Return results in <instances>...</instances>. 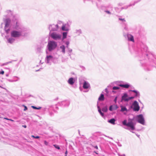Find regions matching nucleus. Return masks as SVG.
<instances>
[{
	"label": "nucleus",
	"instance_id": "obj_1",
	"mask_svg": "<svg viewBox=\"0 0 156 156\" xmlns=\"http://www.w3.org/2000/svg\"><path fill=\"white\" fill-rule=\"evenodd\" d=\"M133 119H129L128 120V122L126 119L124 120L122 122V125L126 126V127H124V128L129 131L130 132L134 133L137 137L139 138L140 135L134 132L133 130L135 129L136 124L133 122Z\"/></svg>",
	"mask_w": 156,
	"mask_h": 156
},
{
	"label": "nucleus",
	"instance_id": "obj_2",
	"mask_svg": "<svg viewBox=\"0 0 156 156\" xmlns=\"http://www.w3.org/2000/svg\"><path fill=\"white\" fill-rule=\"evenodd\" d=\"M12 26L14 30L26 31V29L22 26L19 16L17 15L13 16L12 20Z\"/></svg>",
	"mask_w": 156,
	"mask_h": 156
},
{
	"label": "nucleus",
	"instance_id": "obj_3",
	"mask_svg": "<svg viewBox=\"0 0 156 156\" xmlns=\"http://www.w3.org/2000/svg\"><path fill=\"white\" fill-rule=\"evenodd\" d=\"M94 2H96V5L98 8L103 11L107 14L111 15L114 13V12H113V6L112 5L109 4L106 5H102L99 6L98 5L97 1L100 2L101 0H94Z\"/></svg>",
	"mask_w": 156,
	"mask_h": 156
},
{
	"label": "nucleus",
	"instance_id": "obj_4",
	"mask_svg": "<svg viewBox=\"0 0 156 156\" xmlns=\"http://www.w3.org/2000/svg\"><path fill=\"white\" fill-rule=\"evenodd\" d=\"M57 43L56 41L53 40L48 41L46 49V54H48V52H51L54 51L57 48Z\"/></svg>",
	"mask_w": 156,
	"mask_h": 156
},
{
	"label": "nucleus",
	"instance_id": "obj_5",
	"mask_svg": "<svg viewBox=\"0 0 156 156\" xmlns=\"http://www.w3.org/2000/svg\"><path fill=\"white\" fill-rule=\"evenodd\" d=\"M24 31L21 30H14L11 31V37L14 38H18L23 36Z\"/></svg>",
	"mask_w": 156,
	"mask_h": 156
},
{
	"label": "nucleus",
	"instance_id": "obj_6",
	"mask_svg": "<svg viewBox=\"0 0 156 156\" xmlns=\"http://www.w3.org/2000/svg\"><path fill=\"white\" fill-rule=\"evenodd\" d=\"M49 34L51 37L54 40H60L61 39L62 35L55 32H49Z\"/></svg>",
	"mask_w": 156,
	"mask_h": 156
},
{
	"label": "nucleus",
	"instance_id": "obj_7",
	"mask_svg": "<svg viewBox=\"0 0 156 156\" xmlns=\"http://www.w3.org/2000/svg\"><path fill=\"white\" fill-rule=\"evenodd\" d=\"M130 109H132L134 112H138L140 109L139 104L136 101H134L130 106Z\"/></svg>",
	"mask_w": 156,
	"mask_h": 156
},
{
	"label": "nucleus",
	"instance_id": "obj_8",
	"mask_svg": "<svg viewBox=\"0 0 156 156\" xmlns=\"http://www.w3.org/2000/svg\"><path fill=\"white\" fill-rule=\"evenodd\" d=\"M136 119L138 122L143 125H144L145 121L142 114H141L137 115L136 117Z\"/></svg>",
	"mask_w": 156,
	"mask_h": 156
},
{
	"label": "nucleus",
	"instance_id": "obj_9",
	"mask_svg": "<svg viewBox=\"0 0 156 156\" xmlns=\"http://www.w3.org/2000/svg\"><path fill=\"white\" fill-rule=\"evenodd\" d=\"M48 29L50 32H53L57 31L59 29L58 24H50L48 26Z\"/></svg>",
	"mask_w": 156,
	"mask_h": 156
},
{
	"label": "nucleus",
	"instance_id": "obj_10",
	"mask_svg": "<svg viewBox=\"0 0 156 156\" xmlns=\"http://www.w3.org/2000/svg\"><path fill=\"white\" fill-rule=\"evenodd\" d=\"M70 103L69 100H65L59 102L58 103V105L62 107H66L68 106Z\"/></svg>",
	"mask_w": 156,
	"mask_h": 156
},
{
	"label": "nucleus",
	"instance_id": "obj_11",
	"mask_svg": "<svg viewBox=\"0 0 156 156\" xmlns=\"http://www.w3.org/2000/svg\"><path fill=\"white\" fill-rule=\"evenodd\" d=\"M53 57L51 55H47L45 58V62L47 64H49L50 61H52Z\"/></svg>",
	"mask_w": 156,
	"mask_h": 156
},
{
	"label": "nucleus",
	"instance_id": "obj_12",
	"mask_svg": "<svg viewBox=\"0 0 156 156\" xmlns=\"http://www.w3.org/2000/svg\"><path fill=\"white\" fill-rule=\"evenodd\" d=\"M83 87L85 89H89L90 88V83L85 80H84L83 83Z\"/></svg>",
	"mask_w": 156,
	"mask_h": 156
},
{
	"label": "nucleus",
	"instance_id": "obj_13",
	"mask_svg": "<svg viewBox=\"0 0 156 156\" xmlns=\"http://www.w3.org/2000/svg\"><path fill=\"white\" fill-rule=\"evenodd\" d=\"M141 0H138L137 1H135L133 3V4H130L129 5H126L123 7H121V10H122L123 9H127V8H128L129 7L134 5L138 3Z\"/></svg>",
	"mask_w": 156,
	"mask_h": 156
},
{
	"label": "nucleus",
	"instance_id": "obj_14",
	"mask_svg": "<svg viewBox=\"0 0 156 156\" xmlns=\"http://www.w3.org/2000/svg\"><path fill=\"white\" fill-rule=\"evenodd\" d=\"M69 27L68 23L63 24L61 29L62 31H68L69 30Z\"/></svg>",
	"mask_w": 156,
	"mask_h": 156
},
{
	"label": "nucleus",
	"instance_id": "obj_15",
	"mask_svg": "<svg viewBox=\"0 0 156 156\" xmlns=\"http://www.w3.org/2000/svg\"><path fill=\"white\" fill-rule=\"evenodd\" d=\"M128 95L127 93H125L123 94V95L121 97V101H123L125 102H128Z\"/></svg>",
	"mask_w": 156,
	"mask_h": 156
},
{
	"label": "nucleus",
	"instance_id": "obj_16",
	"mask_svg": "<svg viewBox=\"0 0 156 156\" xmlns=\"http://www.w3.org/2000/svg\"><path fill=\"white\" fill-rule=\"evenodd\" d=\"M125 37L127 38L128 40L129 41H131L134 42V41L133 36L131 34H127L126 35H124Z\"/></svg>",
	"mask_w": 156,
	"mask_h": 156
},
{
	"label": "nucleus",
	"instance_id": "obj_17",
	"mask_svg": "<svg viewBox=\"0 0 156 156\" xmlns=\"http://www.w3.org/2000/svg\"><path fill=\"white\" fill-rule=\"evenodd\" d=\"M44 47V44L43 43L40 44V45L37 46V51L39 53L41 52V49Z\"/></svg>",
	"mask_w": 156,
	"mask_h": 156
},
{
	"label": "nucleus",
	"instance_id": "obj_18",
	"mask_svg": "<svg viewBox=\"0 0 156 156\" xmlns=\"http://www.w3.org/2000/svg\"><path fill=\"white\" fill-rule=\"evenodd\" d=\"M5 29L6 28H8L9 26L11 23V20L9 18H7L5 19Z\"/></svg>",
	"mask_w": 156,
	"mask_h": 156
},
{
	"label": "nucleus",
	"instance_id": "obj_19",
	"mask_svg": "<svg viewBox=\"0 0 156 156\" xmlns=\"http://www.w3.org/2000/svg\"><path fill=\"white\" fill-rule=\"evenodd\" d=\"M118 107L117 105H111L109 107V109L110 111H112L113 110L117 109Z\"/></svg>",
	"mask_w": 156,
	"mask_h": 156
},
{
	"label": "nucleus",
	"instance_id": "obj_20",
	"mask_svg": "<svg viewBox=\"0 0 156 156\" xmlns=\"http://www.w3.org/2000/svg\"><path fill=\"white\" fill-rule=\"evenodd\" d=\"M119 85V87L125 88H128L131 86V85L127 83L124 84H120Z\"/></svg>",
	"mask_w": 156,
	"mask_h": 156
},
{
	"label": "nucleus",
	"instance_id": "obj_21",
	"mask_svg": "<svg viewBox=\"0 0 156 156\" xmlns=\"http://www.w3.org/2000/svg\"><path fill=\"white\" fill-rule=\"evenodd\" d=\"M97 107L98 109V111L99 113H100L101 116L103 117H105V115L104 113L102 112L101 111V110L100 107L98 105V102H97Z\"/></svg>",
	"mask_w": 156,
	"mask_h": 156
},
{
	"label": "nucleus",
	"instance_id": "obj_22",
	"mask_svg": "<svg viewBox=\"0 0 156 156\" xmlns=\"http://www.w3.org/2000/svg\"><path fill=\"white\" fill-rule=\"evenodd\" d=\"M68 33L67 32H63L62 33V37H61L62 41L63 42H65L64 40L66 37Z\"/></svg>",
	"mask_w": 156,
	"mask_h": 156
},
{
	"label": "nucleus",
	"instance_id": "obj_23",
	"mask_svg": "<svg viewBox=\"0 0 156 156\" xmlns=\"http://www.w3.org/2000/svg\"><path fill=\"white\" fill-rule=\"evenodd\" d=\"M75 81V79L73 77L70 78L68 80V83L71 85L74 84Z\"/></svg>",
	"mask_w": 156,
	"mask_h": 156
},
{
	"label": "nucleus",
	"instance_id": "obj_24",
	"mask_svg": "<svg viewBox=\"0 0 156 156\" xmlns=\"http://www.w3.org/2000/svg\"><path fill=\"white\" fill-rule=\"evenodd\" d=\"M53 106H49V108H48V110L49 111V115L51 116H54V113L52 112H51L50 110H53Z\"/></svg>",
	"mask_w": 156,
	"mask_h": 156
},
{
	"label": "nucleus",
	"instance_id": "obj_25",
	"mask_svg": "<svg viewBox=\"0 0 156 156\" xmlns=\"http://www.w3.org/2000/svg\"><path fill=\"white\" fill-rule=\"evenodd\" d=\"M129 91H131V92H133L135 94V95L134 96H135V97H139L140 96V94L139 92L138 91L135 90H129Z\"/></svg>",
	"mask_w": 156,
	"mask_h": 156
},
{
	"label": "nucleus",
	"instance_id": "obj_26",
	"mask_svg": "<svg viewBox=\"0 0 156 156\" xmlns=\"http://www.w3.org/2000/svg\"><path fill=\"white\" fill-rule=\"evenodd\" d=\"M116 121V120L114 118H112L110 119H109L108 120V122L109 123L115 125V122Z\"/></svg>",
	"mask_w": 156,
	"mask_h": 156
},
{
	"label": "nucleus",
	"instance_id": "obj_27",
	"mask_svg": "<svg viewBox=\"0 0 156 156\" xmlns=\"http://www.w3.org/2000/svg\"><path fill=\"white\" fill-rule=\"evenodd\" d=\"M121 109L120 111L122 112H124L126 111V112H128V110L126 107L124 106L121 105L120 106Z\"/></svg>",
	"mask_w": 156,
	"mask_h": 156
},
{
	"label": "nucleus",
	"instance_id": "obj_28",
	"mask_svg": "<svg viewBox=\"0 0 156 156\" xmlns=\"http://www.w3.org/2000/svg\"><path fill=\"white\" fill-rule=\"evenodd\" d=\"M60 48L62 50L61 52L63 54H64L66 53V47L65 46L63 45H62L60 46Z\"/></svg>",
	"mask_w": 156,
	"mask_h": 156
},
{
	"label": "nucleus",
	"instance_id": "obj_29",
	"mask_svg": "<svg viewBox=\"0 0 156 156\" xmlns=\"http://www.w3.org/2000/svg\"><path fill=\"white\" fill-rule=\"evenodd\" d=\"M154 67L156 68V64H148V71L151 70Z\"/></svg>",
	"mask_w": 156,
	"mask_h": 156
},
{
	"label": "nucleus",
	"instance_id": "obj_30",
	"mask_svg": "<svg viewBox=\"0 0 156 156\" xmlns=\"http://www.w3.org/2000/svg\"><path fill=\"white\" fill-rule=\"evenodd\" d=\"M14 37H11L7 39L8 42L10 44H12L15 41Z\"/></svg>",
	"mask_w": 156,
	"mask_h": 156
},
{
	"label": "nucleus",
	"instance_id": "obj_31",
	"mask_svg": "<svg viewBox=\"0 0 156 156\" xmlns=\"http://www.w3.org/2000/svg\"><path fill=\"white\" fill-rule=\"evenodd\" d=\"M104 99L105 97L104 95L102 94H101L98 98V100L99 101H104Z\"/></svg>",
	"mask_w": 156,
	"mask_h": 156
},
{
	"label": "nucleus",
	"instance_id": "obj_32",
	"mask_svg": "<svg viewBox=\"0 0 156 156\" xmlns=\"http://www.w3.org/2000/svg\"><path fill=\"white\" fill-rule=\"evenodd\" d=\"M76 33L77 34L78 36H79L81 34H82V31L80 29L76 30Z\"/></svg>",
	"mask_w": 156,
	"mask_h": 156
},
{
	"label": "nucleus",
	"instance_id": "obj_33",
	"mask_svg": "<svg viewBox=\"0 0 156 156\" xmlns=\"http://www.w3.org/2000/svg\"><path fill=\"white\" fill-rule=\"evenodd\" d=\"M108 110L107 107V106H105L102 109V111L104 112H106Z\"/></svg>",
	"mask_w": 156,
	"mask_h": 156
},
{
	"label": "nucleus",
	"instance_id": "obj_34",
	"mask_svg": "<svg viewBox=\"0 0 156 156\" xmlns=\"http://www.w3.org/2000/svg\"><path fill=\"white\" fill-rule=\"evenodd\" d=\"M63 42L65 44H66V48H69V41H65V42Z\"/></svg>",
	"mask_w": 156,
	"mask_h": 156
},
{
	"label": "nucleus",
	"instance_id": "obj_35",
	"mask_svg": "<svg viewBox=\"0 0 156 156\" xmlns=\"http://www.w3.org/2000/svg\"><path fill=\"white\" fill-rule=\"evenodd\" d=\"M114 9L115 11L118 13L121 10V9H120L119 8L117 7H115Z\"/></svg>",
	"mask_w": 156,
	"mask_h": 156
},
{
	"label": "nucleus",
	"instance_id": "obj_36",
	"mask_svg": "<svg viewBox=\"0 0 156 156\" xmlns=\"http://www.w3.org/2000/svg\"><path fill=\"white\" fill-rule=\"evenodd\" d=\"M31 107L33 108L34 109H36V110H39V109H40L41 108V107H37L34 106H31Z\"/></svg>",
	"mask_w": 156,
	"mask_h": 156
},
{
	"label": "nucleus",
	"instance_id": "obj_37",
	"mask_svg": "<svg viewBox=\"0 0 156 156\" xmlns=\"http://www.w3.org/2000/svg\"><path fill=\"white\" fill-rule=\"evenodd\" d=\"M120 89V87L118 86H114L112 87L113 90H118Z\"/></svg>",
	"mask_w": 156,
	"mask_h": 156
},
{
	"label": "nucleus",
	"instance_id": "obj_38",
	"mask_svg": "<svg viewBox=\"0 0 156 156\" xmlns=\"http://www.w3.org/2000/svg\"><path fill=\"white\" fill-rule=\"evenodd\" d=\"M119 20L121 21L122 22V23H123L124 22H126V20L124 18H119Z\"/></svg>",
	"mask_w": 156,
	"mask_h": 156
},
{
	"label": "nucleus",
	"instance_id": "obj_39",
	"mask_svg": "<svg viewBox=\"0 0 156 156\" xmlns=\"http://www.w3.org/2000/svg\"><path fill=\"white\" fill-rule=\"evenodd\" d=\"M53 146L54 147H55L58 150H59L60 149V147L57 144H54Z\"/></svg>",
	"mask_w": 156,
	"mask_h": 156
},
{
	"label": "nucleus",
	"instance_id": "obj_40",
	"mask_svg": "<svg viewBox=\"0 0 156 156\" xmlns=\"http://www.w3.org/2000/svg\"><path fill=\"white\" fill-rule=\"evenodd\" d=\"M31 137L35 139H39L40 138V136H35L34 135H32Z\"/></svg>",
	"mask_w": 156,
	"mask_h": 156
},
{
	"label": "nucleus",
	"instance_id": "obj_41",
	"mask_svg": "<svg viewBox=\"0 0 156 156\" xmlns=\"http://www.w3.org/2000/svg\"><path fill=\"white\" fill-rule=\"evenodd\" d=\"M122 24L123 27H124L126 26H127V24L126 22H124L123 23H122Z\"/></svg>",
	"mask_w": 156,
	"mask_h": 156
},
{
	"label": "nucleus",
	"instance_id": "obj_42",
	"mask_svg": "<svg viewBox=\"0 0 156 156\" xmlns=\"http://www.w3.org/2000/svg\"><path fill=\"white\" fill-rule=\"evenodd\" d=\"M67 52H72L73 50L72 49L70 48H67Z\"/></svg>",
	"mask_w": 156,
	"mask_h": 156
},
{
	"label": "nucleus",
	"instance_id": "obj_43",
	"mask_svg": "<svg viewBox=\"0 0 156 156\" xmlns=\"http://www.w3.org/2000/svg\"><path fill=\"white\" fill-rule=\"evenodd\" d=\"M135 97H135V96H131V97H129L128 99V101L134 99Z\"/></svg>",
	"mask_w": 156,
	"mask_h": 156
},
{
	"label": "nucleus",
	"instance_id": "obj_44",
	"mask_svg": "<svg viewBox=\"0 0 156 156\" xmlns=\"http://www.w3.org/2000/svg\"><path fill=\"white\" fill-rule=\"evenodd\" d=\"M23 106L24 107V109L23 110L24 111H26L27 109V108L26 106L24 105H23Z\"/></svg>",
	"mask_w": 156,
	"mask_h": 156
},
{
	"label": "nucleus",
	"instance_id": "obj_45",
	"mask_svg": "<svg viewBox=\"0 0 156 156\" xmlns=\"http://www.w3.org/2000/svg\"><path fill=\"white\" fill-rule=\"evenodd\" d=\"M118 155H119V156H126V155L125 154H121L119 153H118Z\"/></svg>",
	"mask_w": 156,
	"mask_h": 156
},
{
	"label": "nucleus",
	"instance_id": "obj_46",
	"mask_svg": "<svg viewBox=\"0 0 156 156\" xmlns=\"http://www.w3.org/2000/svg\"><path fill=\"white\" fill-rule=\"evenodd\" d=\"M124 30H126L128 31V26L125 27H123Z\"/></svg>",
	"mask_w": 156,
	"mask_h": 156
},
{
	"label": "nucleus",
	"instance_id": "obj_47",
	"mask_svg": "<svg viewBox=\"0 0 156 156\" xmlns=\"http://www.w3.org/2000/svg\"><path fill=\"white\" fill-rule=\"evenodd\" d=\"M14 77H15V78H16L17 79L16 80H15V81H17L18 80H19V78L18 77H17V76H14ZM9 81H10V82L14 81H13V80H9Z\"/></svg>",
	"mask_w": 156,
	"mask_h": 156
},
{
	"label": "nucleus",
	"instance_id": "obj_48",
	"mask_svg": "<svg viewBox=\"0 0 156 156\" xmlns=\"http://www.w3.org/2000/svg\"><path fill=\"white\" fill-rule=\"evenodd\" d=\"M80 68H82L83 70H85V68L83 66H80Z\"/></svg>",
	"mask_w": 156,
	"mask_h": 156
},
{
	"label": "nucleus",
	"instance_id": "obj_49",
	"mask_svg": "<svg viewBox=\"0 0 156 156\" xmlns=\"http://www.w3.org/2000/svg\"><path fill=\"white\" fill-rule=\"evenodd\" d=\"M44 144L46 145L47 146L48 145V143L46 140H44Z\"/></svg>",
	"mask_w": 156,
	"mask_h": 156
},
{
	"label": "nucleus",
	"instance_id": "obj_50",
	"mask_svg": "<svg viewBox=\"0 0 156 156\" xmlns=\"http://www.w3.org/2000/svg\"><path fill=\"white\" fill-rule=\"evenodd\" d=\"M117 97H116L115 98V99H114V101L115 102V103H116L117 100Z\"/></svg>",
	"mask_w": 156,
	"mask_h": 156
},
{
	"label": "nucleus",
	"instance_id": "obj_51",
	"mask_svg": "<svg viewBox=\"0 0 156 156\" xmlns=\"http://www.w3.org/2000/svg\"><path fill=\"white\" fill-rule=\"evenodd\" d=\"M93 147L95 149H98V147L97 145H93Z\"/></svg>",
	"mask_w": 156,
	"mask_h": 156
},
{
	"label": "nucleus",
	"instance_id": "obj_52",
	"mask_svg": "<svg viewBox=\"0 0 156 156\" xmlns=\"http://www.w3.org/2000/svg\"><path fill=\"white\" fill-rule=\"evenodd\" d=\"M4 72L2 70H1V71H0V74H2V75L4 74Z\"/></svg>",
	"mask_w": 156,
	"mask_h": 156
},
{
	"label": "nucleus",
	"instance_id": "obj_53",
	"mask_svg": "<svg viewBox=\"0 0 156 156\" xmlns=\"http://www.w3.org/2000/svg\"><path fill=\"white\" fill-rule=\"evenodd\" d=\"M17 61V60H12L11 61H9V62H8L7 63H8V64H9L10 63H12V62H13V61Z\"/></svg>",
	"mask_w": 156,
	"mask_h": 156
},
{
	"label": "nucleus",
	"instance_id": "obj_54",
	"mask_svg": "<svg viewBox=\"0 0 156 156\" xmlns=\"http://www.w3.org/2000/svg\"><path fill=\"white\" fill-rule=\"evenodd\" d=\"M7 64H8L7 62L5 63H4L2 64V65L1 66H5V65H7Z\"/></svg>",
	"mask_w": 156,
	"mask_h": 156
},
{
	"label": "nucleus",
	"instance_id": "obj_55",
	"mask_svg": "<svg viewBox=\"0 0 156 156\" xmlns=\"http://www.w3.org/2000/svg\"><path fill=\"white\" fill-rule=\"evenodd\" d=\"M68 54H69V56H70V58L72 59H73L72 58V57H71V52H68Z\"/></svg>",
	"mask_w": 156,
	"mask_h": 156
},
{
	"label": "nucleus",
	"instance_id": "obj_56",
	"mask_svg": "<svg viewBox=\"0 0 156 156\" xmlns=\"http://www.w3.org/2000/svg\"><path fill=\"white\" fill-rule=\"evenodd\" d=\"M105 91L107 93H108V91L107 88H106L105 89Z\"/></svg>",
	"mask_w": 156,
	"mask_h": 156
},
{
	"label": "nucleus",
	"instance_id": "obj_57",
	"mask_svg": "<svg viewBox=\"0 0 156 156\" xmlns=\"http://www.w3.org/2000/svg\"><path fill=\"white\" fill-rule=\"evenodd\" d=\"M5 69H7L8 70L9 72H10V70L9 69V68L5 67Z\"/></svg>",
	"mask_w": 156,
	"mask_h": 156
},
{
	"label": "nucleus",
	"instance_id": "obj_58",
	"mask_svg": "<svg viewBox=\"0 0 156 156\" xmlns=\"http://www.w3.org/2000/svg\"><path fill=\"white\" fill-rule=\"evenodd\" d=\"M10 29H8L6 30H5V31L6 32V33H8V32L9 31Z\"/></svg>",
	"mask_w": 156,
	"mask_h": 156
},
{
	"label": "nucleus",
	"instance_id": "obj_59",
	"mask_svg": "<svg viewBox=\"0 0 156 156\" xmlns=\"http://www.w3.org/2000/svg\"><path fill=\"white\" fill-rule=\"evenodd\" d=\"M67 153H68V152H67V150H66L65 152V156H67Z\"/></svg>",
	"mask_w": 156,
	"mask_h": 156
},
{
	"label": "nucleus",
	"instance_id": "obj_60",
	"mask_svg": "<svg viewBox=\"0 0 156 156\" xmlns=\"http://www.w3.org/2000/svg\"><path fill=\"white\" fill-rule=\"evenodd\" d=\"M4 119H6V120H9V118H6V117H4V118H3Z\"/></svg>",
	"mask_w": 156,
	"mask_h": 156
},
{
	"label": "nucleus",
	"instance_id": "obj_61",
	"mask_svg": "<svg viewBox=\"0 0 156 156\" xmlns=\"http://www.w3.org/2000/svg\"><path fill=\"white\" fill-rule=\"evenodd\" d=\"M123 5V3H119V4H118V5L119 6H122V5Z\"/></svg>",
	"mask_w": 156,
	"mask_h": 156
},
{
	"label": "nucleus",
	"instance_id": "obj_62",
	"mask_svg": "<svg viewBox=\"0 0 156 156\" xmlns=\"http://www.w3.org/2000/svg\"><path fill=\"white\" fill-rule=\"evenodd\" d=\"M94 152L96 154H98V151H94Z\"/></svg>",
	"mask_w": 156,
	"mask_h": 156
},
{
	"label": "nucleus",
	"instance_id": "obj_63",
	"mask_svg": "<svg viewBox=\"0 0 156 156\" xmlns=\"http://www.w3.org/2000/svg\"><path fill=\"white\" fill-rule=\"evenodd\" d=\"M22 126L24 128H26L27 127V126L26 125H23Z\"/></svg>",
	"mask_w": 156,
	"mask_h": 156
},
{
	"label": "nucleus",
	"instance_id": "obj_64",
	"mask_svg": "<svg viewBox=\"0 0 156 156\" xmlns=\"http://www.w3.org/2000/svg\"><path fill=\"white\" fill-rule=\"evenodd\" d=\"M5 75L6 76L8 77L9 76V74L8 73H6Z\"/></svg>",
	"mask_w": 156,
	"mask_h": 156
}]
</instances>
